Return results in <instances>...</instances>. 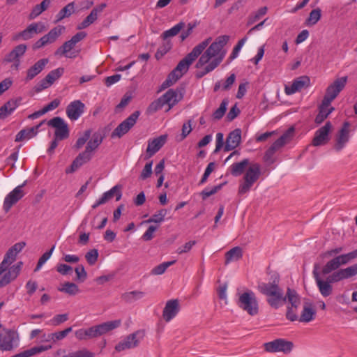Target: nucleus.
Masks as SVG:
<instances>
[{"label":"nucleus","instance_id":"nucleus-63","mask_svg":"<svg viewBox=\"0 0 357 357\" xmlns=\"http://www.w3.org/2000/svg\"><path fill=\"white\" fill-rule=\"evenodd\" d=\"M357 257V249L347 254L340 255V258L344 265Z\"/></svg>","mask_w":357,"mask_h":357},{"label":"nucleus","instance_id":"nucleus-20","mask_svg":"<svg viewBox=\"0 0 357 357\" xmlns=\"http://www.w3.org/2000/svg\"><path fill=\"white\" fill-rule=\"evenodd\" d=\"M121 186L116 185L112 187L109 190L104 192L102 195L93 204L92 208H96L99 206L107 203L114 197H116V200L119 201L121 199Z\"/></svg>","mask_w":357,"mask_h":357},{"label":"nucleus","instance_id":"nucleus-15","mask_svg":"<svg viewBox=\"0 0 357 357\" xmlns=\"http://www.w3.org/2000/svg\"><path fill=\"white\" fill-rule=\"evenodd\" d=\"M293 347L294 344L291 342L284 339H277L264 344L266 351L273 353L282 352L284 354H289L291 351Z\"/></svg>","mask_w":357,"mask_h":357},{"label":"nucleus","instance_id":"nucleus-23","mask_svg":"<svg viewBox=\"0 0 357 357\" xmlns=\"http://www.w3.org/2000/svg\"><path fill=\"white\" fill-rule=\"evenodd\" d=\"M85 105L80 100L71 102L66 107V115L71 121L77 120L84 112Z\"/></svg>","mask_w":357,"mask_h":357},{"label":"nucleus","instance_id":"nucleus-50","mask_svg":"<svg viewBox=\"0 0 357 357\" xmlns=\"http://www.w3.org/2000/svg\"><path fill=\"white\" fill-rule=\"evenodd\" d=\"M268 8L266 6L260 8L257 11L250 15L248 20V25H251L260 20L267 13Z\"/></svg>","mask_w":357,"mask_h":357},{"label":"nucleus","instance_id":"nucleus-7","mask_svg":"<svg viewBox=\"0 0 357 357\" xmlns=\"http://www.w3.org/2000/svg\"><path fill=\"white\" fill-rule=\"evenodd\" d=\"M237 305L251 316L256 315L259 312L257 299L255 293L250 290L238 294Z\"/></svg>","mask_w":357,"mask_h":357},{"label":"nucleus","instance_id":"nucleus-35","mask_svg":"<svg viewBox=\"0 0 357 357\" xmlns=\"http://www.w3.org/2000/svg\"><path fill=\"white\" fill-rule=\"evenodd\" d=\"M52 348V345H40L37 347H33L29 349L25 350L22 352H20L17 354H15L11 357H31L36 354L42 353L43 351H48Z\"/></svg>","mask_w":357,"mask_h":357},{"label":"nucleus","instance_id":"nucleus-33","mask_svg":"<svg viewBox=\"0 0 357 357\" xmlns=\"http://www.w3.org/2000/svg\"><path fill=\"white\" fill-rule=\"evenodd\" d=\"M166 139V135H161L157 138L153 139L151 141H149L146 149L147 153L150 156L154 155L165 144Z\"/></svg>","mask_w":357,"mask_h":357},{"label":"nucleus","instance_id":"nucleus-28","mask_svg":"<svg viewBox=\"0 0 357 357\" xmlns=\"http://www.w3.org/2000/svg\"><path fill=\"white\" fill-rule=\"evenodd\" d=\"M43 123V121L36 126L20 130L15 137V142L29 140L34 137L37 135L38 129Z\"/></svg>","mask_w":357,"mask_h":357},{"label":"nucleus","instance_id":"nucleus-27","mask_svg":"<svg viewBox=\"0 0 357 357\" xmlns=\"http://www.w3.org/2000/svg\"><path fill=\"white\" fill-rule=\"evenodd\" d=\"M241 141V130L236 128L231 131L226 139L225 151H229L236 148Z\"/></svg>","mask_w":357,"mask_h":357},{"label":"nucleus","instance_id":"nucleus-60","mask_svg":"<svg viewBox=\"0 0 357 357\" xmlns=\"http://www.w3.org/2000/svg\"><path fill=\"white\" fill-rule=\"evenodd\" d=\"M77 280L79 282H84L87 278V273L83 265H79L75 268Z\"/></svg>","mask_w":357,"mask_h":357},{"label":"nucleus","instance_id":"nucleus-47","mask_svg":"<svg viewBox=\"0 0 357 357\" xmlns=\"http://www.w3.org/2000/svg\"><path fill=\"white\" fill-rule=\"evenodd\" d=\"M75 11L74 2L69 3L62 8L56 15V21H61L63 18L70 16Z\"/></svg>","mask_w":357,"mask_h":357},{"label":"nucleus","instance_id":"nucleus-17","mask_svg":"<svg viewBox=\"0 0 357 357\" xmlns=\"http://www.w3.org/2000/svg\"><path fill=\"white\" fill-rule=\"evenodd\" d=\"M64 29L65 27L63 26H57L53 28L48 32V33L43 36L38 40H37L35 43L33 47L35 49H39L47 45L54 43L56 39L62 34Z\"/></svg>","mask_w":357,"mask_h":357},{"label":"nucleus","instance_id":"nucleus-59","mask_svg":"<svg viewBox=\"0 0 357 357\" xmlns=\"http://www.w3.org/2000/svg\"><path fill=\"white\" fill-rule=\"evenodd\" d=\"M247 40H248V38L244 37L243 38H242L241 40H240L238 42L237 45L233 49V51L229 56V59L231 60L236 59L238 56V54H239L241 50L242 49L243 46L245 45Z\"/></svg>","mask_w":357,"mask_h":357},{"label":"nucleus","instance_id":"nucleus-40","mask_svg":"<svg viewBox=\"0 0 357 357\" xmlns=\"http://www.w3.org/2000/svg\"><path fill=\"white\" fill-rule=\"evenodd\" d=\"M75 43H74L71 39L65 42L61 47H60L56 52V54H63L65 55L66 57L68 58H75L76 56L75 54L72 53L69 54L70 50H72L75 46Z\"/></svg>","mask_w":357,"mask_h":357},{"label":"nucleus","instance_id":"nucleus-8","mask_svg":"<svg viewBox=\"0 0 357 357\" xmlns=\"http://www.w3.org/2000/svg\"><path fill=\"white\" fill-rule=\"evenodd\" d=\"M351 135V123L344 121L335 136L333 150L336 152L342 151L347 146Z\"/></svg>","mask_w":357,"mask_h":357},{"label":"nucleus","instance_id":"nucleus-44","mask_svg":"<svg viewBox=\"0 0 357 357\" xmlns=\"http://www.w3.org/2000/svg\"><path fill=\"white\" fill-rule=\"evenodd\" d=\"M243 256L242 249L240 247H234L226 253V264L232 261H237Z\"/></svg>","mask_w":357,"mask_h":357},{"label":"nucleus","instance_id":"nucleus-24","mask_svg":"<svg viewBox=\"0 0 357 357\" xmlns=\"http://www.w3.org/2000/svg\"><path fill=\"white\" fill-rule=\"evenodd\" d=\"M357 275V264L346 268L340 269L334 272L328 279L332 282H337Z\"/></svg>","mask_w":357,"mask_h":357},{"label":"nucleus","instance_id":"nucleus-29","mask_svg":"<svg viewBox=\"0 0 357 357\" xmlns=\"http://www.w3.org/2000/svg\"><path fill=\"white\" fill-rule=\"evenodd\" d=\"M21 99H11L0 107V119L10 115L20 105Z\"/></svg>","mask_w":357,"mask_h":357},{"label":"nucleus","instance_id":"nucleus-54","mask_svg":"<svg viewBox=\"0 0 357 357\" xmlns=\"http://www.w3.org/2000/svg\"><path fill=\"white\" fill-rule=\"evenodd\" d=\"M98 19L97 15H95V13H93L92 12L90 13V14L81 22L77 25V29L79 30L86 29L89 25L93 24Z\"/></svg>","mask_w":357,"mask_h":357},{"label":"nucleus","instance_id":"nucleus-43","mask_svg":"<svg viewBox=\"0 0 357 357\" xmlns=\"http://www.w3.org/2000/svg\"><path fill=\"white\" fill-rule=\"evenodd\" d=\"M144 296V292L141 291H132L126 292L122 296V298L126 303H133L142 299Z\"/></svg>","mask_w":357,"mask_h":357},{"label":"nucleus","instance_id":"nucleus-6","mask_svg":"<svg viewBox=\"0 0 357 357\" xmlns=\"http://www.w3.org/2000/svg\"><path fill=\"white\" fill-rule=\"evenodd\" d=\"M211 38H207L198 45L183 59L175 68L176 71L183 75L188 70L189 66L192 62L203 52L208 45Z\"/></svg>","mask_w":357,"mask_h":357},{"label":"nucleus","instance_id":"nucleus-5","mask_svg":"<svg viewBox=\"0 0 357 357\" xmlns=\"http://www.w3.org/2000/svg\"><path fill=\"white\" fill-rule=\"evenodd\" d=\"M261 165L257 162H252L246 169L241 182L239 183L238 194L243 196L247 194L253 186L254 183L261 176Z\"/></svg>","mask_w":357,"mask_h":357},{"label":"nucleus","instance_id":"nucleus-56","mask_svg":"<svg viewBox=\"0 0 357 357\" xmlns=\"http://www.w3.org/2000/svg\"><path fill=\"white\" fill-rule=\"evenodd\" d=\"M228 105V101L227 100H222L220 107L214 112L213 116L215 119H220L225 114L227 107Z\"/></svg>","mask_w":357,"mask_h":357},{"label":"nucleus","instance_id":"nucleus-55","mask_svg":"<svg viewBox=\"0 0 357 357\" xmlns=\"http://www.w3.org/2000/svg\"><path fill=\"white\" fill-rule=\"evenodd\" d=\"M340 264L336 261L335 258L328 261L322 269V273L324 275L328 274L333 271L337 269L340 267Z\"/></svg>","mask_w":357,"mask_h":357},{"label":"nucleus","instance_id":"nucleus-18","mask_svg":"<svg viewBox=\"0 0 357 357\" xmlns=\"http://www.w3.org/2000/svg\"><path fill=\"white\" fill-rule=\"evenodd\" d=\"M19 344L18 335L13 331H8L0 335V349L3 351H11Z\"/></svg>","mask_w":357,"mask_h":357},{"label":"nucleus","instance_id":"nucleus-37","mask_svg":"<svg viewBox=\"0 0 357 357\" xmlns=\"http://www.w3.org/2000/svg\"><path fill=\"white\" fill-rule=\"evenodd\" d=\"M121 324V321L120 319H116L97 325L100 336L119 328Z\"/></svg>","mask_w":357,"mask_h":357},{"label":"nucleus","instance_id":"nucleus-46","mask_svg":"<svg viewBox=\"0 0 357 357\" xmlns=\"http://www.w3.org/2000/svg\"><path fill=\"white\" fill-rule=\"evenodd\" d=\"M184 26L185 23L183 22H180L171 29L164 31L162 34V38L164 40H167L168 38L174 37L176 36Z\"/></svg>","mask_w":357,"mask_h":357},{"label":"nucleus","instance_id":"nucleus-53","mask_svg":"<svg viewBox=\"0 0 357 357\" xmlns=\"http://www.w3.org/2000/svg\"><path fill=\"white\" fill-rule=\"evenodd\" d=\"M167 214V210L162 208L154 213L151 218H149L147 222H155L160 223L164 221L165 217Z\"/></svg>","mask_w":357,"mask_h":357},{"label":"nucleus","instance_id":"nucleus-48","mask_svg":"<svg viewBox=\"0 0 357 357\" xmlns=\"http://www.w3.org/2000/svg\"><path fill=\"white\" fill-rule=\"evenodd\" d=\"M176 263L175 260L163 262L156 266H155L151 271V274L153 275H160L163 274L166 270L172 265Z\"/></svg>","mask_w":357,"mask_h":357},{"label":"nucleus","instance_id":"nucleus-42","mask_svg":"<svg viewBox=\"0 0 357 357\" xmlns=\"http://www.w3.org/2000/svg\"><path fill=\"white\" fill-rule=\"evenodd\" d=\"M183 75L176 71L175 68L169 73L167 78L161 85V89L164 90L175 84Z\"/></svg>","mask_w":357,"mask_h":357},{"label":"nucleus","instance_id":"nucleus-3","mask_svg":"<svg viewBox=\"0 0 357 357\" xmlns=\"http://www.w3.org/2000/svg\"><path fill=\"white\" fill-rule=\"evenodd\" d=\"M103 140L100 132H96L89 139L84 151L79 153L73 160L70 167L66 169L67 174L73 173L84 164L88 162L93 157L94 151L99 147Z\"/></svg>","mask_w":357,"mask_h":357},{"label":"nucleus","instance_id":"nucleus-19","mask_svg":"<svg viewBox=\"0 0 357 357\" xmlns=\"http://www.w3.org/2000/svg\"><path fill=\"white\" fill-rule=\"evenodd\" d=\"M47 124L56 129L55 137L58 139H63L68 137L69 130L67 123L61 117H54L47 122Z\"/></svg>","mask_w":357,"mask_h":357},{"label":"nucleus","instance_id":"nucleus-39","mask_svg":"<svg viewBox=\"0 0 357 357\" xmlns=\"http://www.w3.org/2000/svg\"><path fill=\"white\" fill-rule=\"evenodd\" d=\"M334 108L331 105H325L324 101H322L321 105L319 107V112L315 118V123L317 124L321 123L330 114L333 112Z\"/></svg>","mask_w":357,"mask_h":357},{"label":"nucleus","instance_id":"nucleus-64","mask_svg":"<svg viewBox=\"0 0 357 357\" xmlns=\"http://www.w3.org/2000/svg\"><path fill=\"white\" fill-rule=\"evenodd\" d=\"M152 162L146 164L140 174V178L144 180L151 176L152 174Z\"/></svg>","mask_w":357,"mask_h":357},{"label":"nucleus","instance_id":"nucleus-31","mask_svg":"<svg viewBox=\"0 0 357 357\" xmlns=\"http://www.w3.org/2000/svg\"><path fill=\"white\" fill-rule=\"evenodd\" d=\"M47 59H42L38 61L33 66L27 70L26 80L30 81L38 75L48 63Z\"/></svg>","mask_w":357,"mask_h":357},{"label":"nucleus","instance_id":"nucleus-36","mask_svg":"<svg viewBox=\"0 0 357 357\" xmlns=\"http://www.w3.org/2000/svg\"><path fill=\"white\" fill-rule=\"evenodd\" d=\"M52 348V345H40L37 347H33L29 349L25 350L22 352H20L17 354H15L11 357H31L36 354L42 353L43 351H48Z\"/></svg>","mask_w":357,"mask_h":357},{"label":"nucleus","instance_id":"nucleus-49","mask_svg":"<svg viewBox=\"0 0 357 357\" xmlns=\"http://www.w3.org/2000/svg\"><path fill=\"white\" fill-rule=\"evenodd\" d=\"M321 16V10L319 8L312 10L306 20V24L308 26L316 24L320 20Z\"/></svg>","mask_w":357,"mask_h":357},{"label":"nucleus","instance_id":"nucleus-51","mask_svg":"<svg viewBox=\"0 0 357 357\" xmlns=\"http://www.w3.org/2000/svg\"><path fill=\"white\" fill-rule=\"evenodd\" d=\"M91 135V130L89 129L85 130L77 139L76 143L75 144V148L76 149H81L86 142H88Z\"/></svg>","mask_w":357,"mask_h":357},{"label":"nucleus","instance_id":"nucleus-62","mask_svg":"<svg viewBox=\"0 0 357 357\" xmlns=\"http://www.w3.org/2000/svg\"><path fill=\"white\" fill-rule=\"evenodd\" d=\"M197 22H190L188 24L187 29L183 31L180 36V38L182 41L185 40L192 33L193 29L197 26Z\"/></svg>","mask_w":357,"mask_h":357},{"label":"nucleus","instance_id":"nucleus-34","mask_svg":"<svg viewBox=\"0 0 357 357\" xmlns=\"http://www.w3.org/2000/svg\"><path fill=\"white\" fill-rule=\"evenodd\" d=\"M250 164H252V162H250L248 158L243 159L238 162L233 163L229 167L230 173L234 176H238L245 172L246 168H248Z\"/></svg>","mask_w":357,"mask_h":357},{"label":"nucleus","instance_id":"nucleus-4","mask_svg":"<svg viewBox=\"0 0 357 357\" xmlns=\"http://www.w3.org/2000/svg\"><path fill=\"white\" fill-rule=\"evenodd\" d=\"M183 98L181 89H169L161 97L153 101L149 107L150 113H154L167 105L166 112H169L174 105L180 102Z\"/></svg>","mask_w":357,"mask_h":357},{"label":"nucleus","instance_id":"nucleus-45","mask_svg":"<svg viewBox=\"0 0 357 357\" xmlns=\"http://www.w3.org/2000/svg\"><path fill=\"white\" fill-rule=\"evenodd\" d=\"M72 331V327H68L61 331H56L48 335V340H45V342H48L50 340L52 341V342H56L57 341L62 340L64 339L67 335Z\"/></svg>","mask_w":357,"mask_h":357},{"label":"nucleus","instance_id":"nucleus-10","mask_svg":"<svg viewBox=\"0 0 357 357\" xmlns=\"http://www.w3.org/2000/svg\"><path fill=\"white\" fill-rule=\"evenodd\" d=\"M285 296L286 301H287L289 303L286 317L291 321H296L298 319L297 310L301 305V298L295 290L290 288L287 289Z\"/></svg>","mask_w":357,"mask_h":357},{"label":"nucleus","instance_id":"nucleus-57","mask_svg":"<svg viewBox=\"0 0 357 357\" xmlns=\"http://www.w3.org/2000/svg\"><path fill=\"white\" fill-rule=\"evenodd\" d=\"M172 48V43L170 41L164 43L157 50L155 57L159 59L162 58L166 53H167Z\"/></svg>","mask_w":357,"mask_h":357},{"label":"nucleus","instance_id":"nucleus-16","mask_svg":"<svg viewBox=\"0 0 357 357\" xmlns=\"http://www.w3.org/2000/svg\"><path fill=\"white\" fill-rule=\"evenodd\" d=\"M333 126L330 121L319 128L314 133L312 144L314 146H321L326 144L330 139V132H331Z\"/></svg>","mask_w":357,"mask_h":357},{"label":"nucleus","instance_id":"nucleus-52","mask_svg":"<svg viewBox=\"0 0 357 357\" xmlns=\"http://www.w3.org/2000/svg\"><path fill=\"white\" fill-rule=\"evenodd\" d=\"M64 73L63 68H58L50 71L45 77L48 82L52 84L56 79H58Z\"/></svg>","mask_w":357,"mask_h":357},{"label":"nucleus","instance_id":"nucleus-25","mask_svg":"<svg viewBox=\"0 0 357 357\" xmlns=\"http://www.w3.org/2000/svg\"><path fill=\"white\" fill-rule=\"evenodd\" d=\"M24 246L25 243L24 242L15 243L8 250L1 264L11 266V264L15 261L18 253L22 251Z\"/></svg>","mask_w":357,"mask_h":357},{"label":"nucleus","instance_id":"nucleus-12","mask_svg":"<svg viewBox=\"0 0 357 357\" xmlns=\"http://www.w3.org/2000/svg\"><path fill=\"white\" fill-rule=\"evenodd\" d=\"M144 332L142 331H137L128 335L116 345L115 350L120 352L136 347L144 337Z\"/></svg>","mask_w":357,"mask_h":357},{"label":"nucleus","instance_id":"nucleus-38","mask_svg":"<svg viewBox=\"0 0 357 357\" xmlns=\"http://www.w3.org/2000/svg\"><path fill=\"white\" fill-rule=\"evenodd\" d=\"M294 129L293 128H289L279 139H278L272 145L271 147L275 149L277 151L282 148L284 144L291 140L294 134Z\"/></svg>","mask_w":357,"mask_h":357},{"label":"nucleus","instance_id":"nucleus-14","mask_svg":"<svg viewBox=\"0 0 357 357\" xmlns=\"http://www.w3.org/2000/svg\"><path fill=\"white\" fill-rule=\"evenodd\" d=\"M24 184L17 185L5 197L3 204V209L5 212H8L12 206L24 196Z\"/></svg>","mask_w":357,"mask_h":357},{"label":"nucleus","instance_id":"nucleus-32","mask_svg":"<svg viewBox=\"0 0 357 357\" xmlns=\"http://www.w3.org/2000/svg\"><path fill=\"white\" fill-rule=\"evenodd\" d=\"M316 311L312 303H305L303 305L300 317L298 319L301 322H310L314 319Z\"/></svg>","mask_w":357,"mask_h":357},{"label":"nucleus","instance_id":"nucleus-2","mask_svg":"<svg viewBox=\"0 0 357 357\" xmlns=\"http://www.w3.org/2000/svg\"><path fill=\"white\" fill-rule=\"evenodd\" d=\"M257 289L266 296L267 303L275 309L280 307L286 302L283 289L279 287V279H275L272 282H259Z\"/></svg>","mask_w":357,"mask_h":357},{"label":"nucleus","instance_id":"nucleus-21","mask_svg":"<svg viewBox=\"0 0 357 357\" xmlns=\"http://www.w3.org/2000/svg\"><path fill=\"white\" fill-rule=\"evenodd\" d=\"M313 276L321 295L324 297L331 296L333 293V286L331 284L332 282H331V280L328 278L327 280H324L321 278L319 273L316 268L313 271Z\"/></svg>","mask_w":357,"mask_h":357},{"label":"nucleus","instance_id":"nucleus-58","mask_svg":"<svg viewBox=\"0 0 357 357\" xmlns=\"http://www.w3.org/2000/svg\"><path fill=\"white\" fill-rule=\"evenodd\" d=\"M85 258L89 265H94L98 258V252L96 249H92L87 252L85 255Z\"/></svg>","mask_w":357,"mask_h":357},{"label":"nucleus","instance_id":"nucleus-1","mask_svg":"<svg viewBox=\"0 0 357 357\" xmlns=\"http://www.w3.org/2000/svg\"><path fill=\"white\" fill-rule=\"evenodd\" d=\"M228 40L227 36L218 37L201 55L195 66L199 69L197 73L198 77H202L213 71L222 62L226 54L222 49Z\"/></svg>","mask_w":357,"mask_h":357},{"label":"nucleus","instance_id":"nucleus-26","mask_svg":"<svg viewBox=\"0 0 357 357\" xmlns=\"http://www.w3.org/2000/svg\"><path fill=\"white\" fill-rule=\"evenodd\" d=\"M310 79L307 76L299 77L295 79L290 86H285L284 91L287 95H291L300 91L305 86H307Z\"/></svg>","mask_w":357,"mask_h":357},{"label":"nucleus","instance_id":"nucleus-11","mask_svg":"<svg viewBox=\"0 0 357 357\" xmlns=\"http://www.w3.org/2000/svg\"><path fill=\"white\" fill-rule=\"evenodd\" d=\"M347 81V77H342L335 79L326 89V95L323 99L325 105L331 102L337 96L339 93L344 88Z\"/></svg>","mask_w":357,"mask_h":357},{"label":"nucleus","instance_id":"nucleus-61","mask_svg":"<svg viewBox=\"0 0 357 357\" xmlns=\"http://www.w3.org/2000/svg\"><path fill=\"white\" fill-rule=\"evenodd\" d=\"M68 319V314H57L54 316L51 320L50 323L53 326H59L64 323Z\"/></svg>","mask_w":357,"mask_h":357},{"label":"nucleus","instance_id":"nucleus-9","mask_svg":"<svg viewBox=\"0 0 357 357\" xmlns=\"http://www.w3.org/2000/svg\"><path fill=\"white\" fill-rule=\"evenodd\" d=\"M22 266V261L13 266L0 264V288L8 284L17 277Z\"/></svg>","mask_w":357,"mask_h":357},{"label":"nucleus","instance_id":"nucleus-30","mask_svg":"<svg viewBox=\"0 0 357 357\" xmlns=\"http://www.w3.org/2000/svg\"><path fill=\"white\" fill-rule=\"evenodd\" d=\"M45 30V26L43 23H32L20 33V36L24 40L31 38L35 34L43 32Z\"/></svg>","mask_w":357,"mask_h":357},{"label":"nucleus","instance_id":"nucleus-41","mask_svg":"<svg viewBox=\"0 0 357 357\" xmlns=\"http://www.w3.org/2000/svg\"><path fill=\"white\" fill-rule=\"evenodd\" d=\"M58 291L64 292L70 296H75L79 293V289L78 286L73 282H64L59 288Z\"/></svg>","mask_w":357,"mask_h":357},{"label":"nucleus","instance_id":"nucleus-13","mask_svg":"<svg viewBox=\"0 0 357 357\" xmlns=\"http://www.w3.org/2000/svg\"><path fill=\"white\" fill-rule=\"evenodd\" d=\"M139 115V112H135L121 123L112 132V138H121L123 135L126 134L136 123Z\"/></svg>","mask_w":357,"mask_h":357},{"label":"nucleus","instance_id":"nucleus-22","mask_svg":"<svg viewBox=\"0 0 357 357\" xmlns=\"http://www.w3.org/2000/svg\"><path fill=\"white\" fill-rule=\"evenodd\" d=\"M180 310L179 301L177 299L168 301L162 311V317L166 322H169Z\"/></svg>","mask_w":357,"mask_h":357}]
</instances>
